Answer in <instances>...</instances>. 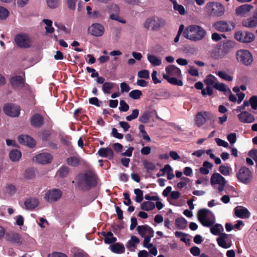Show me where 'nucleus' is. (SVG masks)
<instances>
[{
  "mask_svg": "<svg viewBox=\"0 0 257 257\" xmlns=\"http://www.w3.org/2000/svg\"><path fill=\"white\" fill-rule=\"evenodd\" d=\"M204 117L202 111L198 112L196 115L195 122L198 127L202 126L206 122Z\"/></svg>",
  "mask_w": 257,
  "mask_h": 257,
  "instance_id": "obj_35",
  "label": "nucleus"
},
{
  "mask_svg": "<svg viewBox=\"0 0 257 257\" xmlns=\"http://www.w3.org/2000/svg\"><path fill=\"white\" fill-rule=\"evenodd\" d=\"M88 31L92 35L95 37H100L104 34V28L101 24L95 23L89 27Z\"/></svg>",
  "mask_w": 257,
  "mask_h": 257,
  "instance_id": "obj_13",
  "label": "nucleus"
},
{
  "mask_svg": "<svg viewBox=\"0 0 257 257\" xmlns=\"http://www.w3.org/2000/svg\"><path fill=\"white\" fill-rule=\"evenodd\" d=\"M217 82V78L212 74L208 75L204 80V83L206 85L213 86V87Z\"/></svg>",
  "mask_w": 257,
  "mask_h": 257,
  "instance_id": "obj_33",
  "label": "nucleus"
},
{
  "mask_svg": "<svg viewBox=\"0 0 257 257\" xmlns=\"http://www.w3.org/2000/svg\"><path fill=\"white\" fill-rule=\"evenodd\" d=\"M143 164L144 168H146L148 171H154L156 168L155 165L148 160L143 161Z\"/></svg>",
  "mask_w": 257,
  "mask_h": 257,
  "instance_id": "obj_47",
  "label": "nucleus"
},
{
  "mask_svg": "<svg viewBox=\"0 0 257 257\" xmlns=\"http://www.w3.org/2000/svg\"><path fill=\"white\" fill-rule=\"evenodd\" d=\"M239 120L244 123H249L254 122V116L246 111H241L237 115Z\"/></svg>",
  "mask_w": 257,
  "mask_h": 257,
  "instance_id": "obj_16",
  "label": "nucleus"
},
{
  "mask_svg": "<svg viewBox=\"0 0 257 257\" xmlns=\"http://www.w3.org/2000/svg\"><path fill=\"white\" fill-rule=\"evenodd\" d=\"M21 156V152L17 149L13 150L9 153V157L13 162L18 161Z\"/></svg>",
  "mask_w": 257,
  "mask_h": 257,
  "instance_id": "obj_32",
  "label": "nucleus"
},
{
  "mask_svg": "<svg viewBox=\"0 0 257 257\" xmlns=\"http://www.w3.org/2000/svg\"><path fill=\"white\" fill-rule=\"evenodd\" d=\"M18 140L20 143L24 145L28 146L31 148L34 147L36 145V142L35 140L28 135H20L18 137Z\"/></svg>",
  "mask_w": 257,
  "mask_h": 257,
  "instance_id": "obj_19",
  "label": "nucleus"
},
{
  "mask_svg": "<svg viewBox=\"0 0 257 257\" xmlns=\"http://www.w3.org/2000/svg\"><path fill=\"white\" fill-rule=\"evenodd\" d=\"M25 178L28 179H31L35 176V170L33 169L29 168L25 171L24 174Z\"/></svg>",
  "mask_w": 257,
  "mask_h": 257,
  "instance_id": "obj_52",
  "label": "nucleus"
},
{
  "mask_svg": "<svg viewBox=\"0 0 257 257\" xmlns=\"http://www.w3.org/2000/svg\"><path fill=\"white\" fill-rule=\"evenodd\" d=\"M184 31V26L183 25H181L179 27L178 31L177 32V34L174 40V41L175 43H177L179 41L180 36L182 34H183Z\"/></svg>",
  "mask_w": 257,
  "mask_h": 257,
  "instance_id": "obj_61",
  "label": "nucleus"
},
{
  "mask_svg": "<svg viewBox=\"0 0 257 257\" xmlns=\"http://www.w3.org/2000/svg\"><path fill=\"white\" fill-rule=\"evenodd\" d=\"M234 45V42L230 40L221 41L220 43L219 50L224 53H228Z\"/></svg>",
  "mask_w": 257,
  "mask_h": 257,
  "instance_id": "obj_23",
  "label": "nucleus"
},
{
  "mask_svg": "<svg viewBox=\"0 0 257 257\" xmlns=\"http://www.w3.org/2000/svg\"><path fill=\"white\" fill-rule=\"evenodd\" d=\"M228 141L231 144H233L236 142V136L235 133H230L227 137Z\"/></svg>",
  "mask_w": 257,
  "mask_h": 257,
  "instance_id": "obj_63",
  "label": "nucleus"
},
{
  "mask_svg": "<svg viewBox=\"0 0 257 257\" xmlns=\"http://www.w3.org/2000/svg\"><path fill=\"white\" fill-rule=\"evenodd\" d=\"M9 11L5 8L0 6V20H6L9 16Z\"/></svg>",
  "mask_w": 257,
  "mask_h": 257,
  "instance_id": "obj_50",
  "label": "nucleus"
},
{
  "mask_svg": "<svg viewBox=\"0 0 257 257\" xmlns=\"http://www.w3.org/2000/svg\"><path fill=\"white\" fill-rule=\"evenodd\" d=\"M234 213L235 215L241 218H248L250 216L249 211L244 207L237 206L234 208Z\"/></svg>",
  "mask_w": 257,
  "mask_h": 257,
  "instance_id": "obj_21",
  "label": "nucleus"
},
{
  "mask_svg": "<svg viewBox=\"0 0 257 257\" xmlns=\"http://www.w3.org/2000/svg\"><path fill=\"white\" fill-rule=\"evenodd\" d=\"M151 112L149 111H145L139 117V121L142 123H147L151 117Z\"/></svg>",
  "mask_w": 257,
  "mask_h": 257,
  "instance_id": "obj_43",
  "label": "nucleus"
},
{
  "mask_svg": "<svg viewBox=\"0 0 257 257\" xmlns=\"http://www.w3.org/2000/svg\"><path fill=\"white\" fill-rule=\"evenodd\" d=\"M120 106L119 107V109L121 111L126 112L129 109V105L126 103V102L123 100H121L119 102Z\"/></svg>",
  "mask_w": 257,
  "mask_h": 257,
  "instance_id": "obj_56",
  "label": "nucleus"
},
{
  "mask_svg": "<svg viewBox=\"0 0 257 257\" xmlns=\"http://www.w3.org/2000/svg\"><path fill=\"white\" fill-rule=\"evenodd\" d=\"M242 25L246 27H254L257 25V19L254 15L253 18L247 19L246 20L243 21Z\"/></svg>",
  "mask_w": 257,
  "mask_h": 257,
  "instance_id": "obj_34",
  "label": "nucleus"
},
{
  "mask_svg": "<svg viewBox=\"0 0 257 257\" xmlns=\"http://www.w3.org/2000/svg\"><path fill=\"white\" fill-rule=\"evenodd\" d=\"M166 24L165 20L156 16L148 17L143 24L144 27L147 30L152 31H158L164 28Z\"/></svg>",
  "mask_w": 257,
  "mask_h": 257,
  "instance_id": "obj_4",
  "label": "nucleus"
},
{
  "mask_svg": "<svg viewBox=\"0 0 257 257\" xmlns=\"http://www.w3.org/2000/svg\"><path fill=\"white\" fill-rule=\"evenodd\" d=\"M252 8L253 6L251 5L245 4L237 7L235 11L238 15L244 14L249 12Z\"/></svg>",
  "mask_w": 257,
  "mask_h": 257,
  "instance_id": "obj_27",
  "label": "nucleus"
},
{
  "mask_svg": "<svg viewBox=\"0 0 257 257\" xmlns=\"http://www.w3.org/2000/svg\"><path fill=\"white\" fill-rule=\"evenodd\" d=\"M249 103L251 106V108L256 110L257 109V96L253 95L251 96L249 99Z\"/></svg>",
  "mask_w": 257,
  "mask_h": 257,
  "instance_id": "obj_59",
  "label": "nucleus"
},
{
  "mask_svg": "<svg viewBox=\"0 0 257 257\" xmlns=\"http://www.w3.org/2000/svg\"><path fill=\"white\" fill-rule=\"evenodd\" d=\"M237 60L245 66L250 65L253 62V57L251 53L246 50L240 49L236 53Z\"/></svg>",
  "mask_w": 257,
  "mask_h": 257,
  "instance_id": "obj_5",
  "label": "nucleus"
},
{
  "mask_svg": "<svg viewBox=\"0 0 257 257\" xmlns=\"http://www.w3.org/2000/svg\"><path fill=\"white\" fill-rule=\"evenodd\" d=\"M62 196L61 191L57 189L48 190L45 195L44 198L48 202H56Z\"/></svg>",
  "mask_w": 257,
  "mask_h": 257,
  "instance_id": "obj_12",
  "label": "nucleus"
},
{
  "mask_svg": "<svg viewBox=\"0 0 257 257\" xmlns=\"http://www.w3.org/2000/svg\"><path fill=\"white\" fill-rule=\"evenodd\" d=\"M16 188L15 185L12 184H8L5 188L6 192L10 196H12L16 192Z\"/></svg>",
  "mask_w": 257,
  "mask_h": 257,
  "instance_id": "obj_46",
  "label": "nucleus"
},
{
  "mask_svg": "<svg viewBox=\"0 0 257 257\" xmlns=\"http://www.w3.org/2000/svg\"><path fill=\"white\" fill-rule=\"evenodd\" d=\"M98 179V176L94 172L88 170L77 175V186L80 190L87 191L97 186Z\"/></svg>",
  "mask_w": 257,
  "mask_h": 257,
  "instance_id": "obj_1",
  "label": "nucleus"
},
{
  "mask_svg": "<svg viewBox=\"0 0 257 257\" xmlns=\"http://www.w3.org/2000/svg\"><path fill=\"white\" fill-rule=\"evenodd\" d=\"M210 212L209 210L206 208L200 209L197 212V218L200 222H202L203 219L207 217L208 213Z\"/></svg>",
  "mask_w": 257,
  "mask_h": 257,
  "instance_id": "obj_42",
  "label": "nucleus"
},
{
  "mask_svg": "<svg viewBox=\"0 0 257 257\" xmlns=\"http://www.w3.org/2000/svg\"><path fill=\"white\" fill-rule=\"evenodd\" d=\"M150 226L148 225H139L137 227V230L138 232V233L142 236L145 237V235L148 233V231L150 228Z\"/></svg>",
  "mask_w": 257,
  "mask_h": 257,
  "instance_id": "obj_39",
  "label": "nucleus"
},
{
  "mask_svg": "<svg viewBox=\"0 0 257 257\" xmlns=\"http://www.w3.org/2000/svg\"><path fill=\"white\" fill-rule=\"evenodd\" d=\"M138 75L141 78L148 79L150 78V72L147 70H142L139 71Z\"/></svg>",
  "mask_w": 257,
  "mask_h": 257,
  "instance_id": "obj_57",
  "label": "nucleus"
},
{
  "mask_svg": "<svg viewBox=\"0 0 257 257\" xmlns=\"http://www.w3.org/2000/svg\"><path fill=\"white\" fill-rule=\"evenodd\" d=\"M236 177L240 182L247 184L251 180L252 173L248 168L243 166L239 169Z\"/></svg>",
  "mask_w": 257,
  "mask_h": 257,
  "instance_id": "obj_8",
  "label": "nucleus"
},
{
  "mask_svg": "<svg viewBox=\"0 0 257 257\" xmlns=\"http://www.w3.org/2000/svg\"><path fill=\"white\" fill-rule=\"evenodd\" d=\"M165 71L166 74L169 77H177L178 78L182 77L181 70L177 66L174 65H170L166 67Z\"/></svg>",
  "mask_w": 257,
  "mask_h": 257,
  "instance_id": "obj_14",
  "label": "nucleus"
},
{
  "mask_svg": "<svg viewBox=\"0 0 257 257\" xmlns=\"http://www.w3.org/2000/svg\"><path fill=\"white\" fill-rule=\"evenodd\" d=\"M175 225L178 229H184L187 225V220L183 217H178L175 220Z\"/></svg>",
  "mask_w": 257,
  "mask_h": 257,
  "instance_id": "obj_30",
  "label": "nucleus"
},
{
  "mask_svg": "<svg viewBox=\"0 0 257 257\" xmlns=\"http://www.w3.org/2000/svg\"><path fill=\"white\" fill-rule=\"evenodd\" d=\"M134 193L136 195L135 200L138 203H141L143 200V192L140 189H134Z\"/></svg>",
  "mask_w": 257,
  "mask_h": 257,
  "instance_id": "obj_48",
  "label": "nucleus"
},
{
  "mask_svg": "<svg viewBox=\"0 0 257 257\" xmlns=\"http://www.w3.org/2000/svg\"><path fill=\"white\" fill-rule=\"evenodd\" d=\"M111 250L114 253L119 254L124 252L125 248L122 244L114 243L111 245Z\"/></svg>",
  "mask_w": 257,
  "mask_h": 257,
  "instance_id": "obj_31",
  "label": "nucleus"
},
{
  "mask_svg": "<svg viewBox=\"0 0 257 257\" xmlns=\"http://www.w3.org/2000/svg\"><path fill=\"white\" fill-rule=\"evenodd\" d=\"M6 239L13 243L21 244L22 238L20 234L17 232L10 231L6 233Z\"/></svg>",
  "mask_w": 257,
  "mask_h": 257,
  "instance_id": "obj_18",
  "label": "nucleus"
},
{
  "mask_svg": "<svg viewBox=\"0 0 257 257\" xmlns=\"http://www.w3.org/2000/svg\"><path fill=\"white\" fill-rule=\"evenodd\" d=\"M10 83L13 87H19L25 83V79L20 75H16L10 79Z\"/></svg>",
  "mask_w": 257,
  "mask_h": 257,
  "instance_id": "obj_25",
  "label": "nucleus"
},
{
  "mask_svg": "<svg viewBox=\"0 0 257 257\" xmlns=\"http://www.w3.org/2000/svg\"><path fill=\"white\" fill-rule=\"evenodd\" d=\"M66 163L72 167H77L80 164L79 157L78 156H71L67 158Z\"/></svg>",
  "mask_w": 257,
  "mask_h": 257,
  "instance_id": "obj_29",
  "label": "nucleus"
},
{
  "mask_svg": "<svg viewBox=\"0 0 257 257\" xmlns=\"http://www.w3.org/2000/svg\"><path fill=\"white\" fill-rule=\"evenodd\" d=\"M206 35L205 30L196 25H189L184 28L183 36L192 42H197L203 39Z\"/></svg>",
  "mask_w": 257,
  "mask_h": 257,
  "instance_id": "obj_2",
  "label": "nucleus"
},
{
  "mask_svg": "<svg viewBox=\"0 0 257 257\" xmlns=\"http://www.w3.org/2000/svg\"><path fill=\"white\" fill-rule=\"evenodd\" d=\"M155 207L154 203L150 201H146L142 203L141 208L145 211H150L154 209Z\"/></svg>",
  "mask_w": 257,
  "mask_h": 257,
  "instance_id": "obj_40",
  "label": "nucleus"
},
{
  "mask_svg": "<svg viewBox=\"0 0 257 257\" xmlns=\"http://www.w3.org/2000/svg\"><path fill=\"white\" fill-rule=\"evenodd\" d=\"M15 42L17 45L22 48H30L32 45V40L29 36L25 33L17 34L15 37Z\"/></svg>",
  "mask_w": 257,
  "mask_h": 257,
  "instance_id": "obj_6",
  "label": "nucleus"
},
{
  "mask_svg": "<svg viewBox=\"0 0 257 257\" xmlns=\"http://www.w3.org/2000/svg\"><path fill=\"white\" fill-rule=\"evenodd\" d=\"M225 181V178L218 173H213L210 178V183L212 185H218Z\"/></svg>",
  "mask_w": 257,
  "mask_h": 257,
  "instance_id": "obj_24",
  "label": "nucleus"
},
{
  "mask_svg": "<svg viewBox=\"0 0 257 257\" xmlns=\"http://www.w3.org/2000/svg\"><path fill=\"white\" fill-rule=\"evenodd\" d=\"M4 112L8 115L12 117H17L20 114V107L13 104H6L3 108Z\"/></svg>",
  "mask_w": 257,
  "mask_h": 257,
  "instance_id": "obj_11",
  "label": "nucleus"
},
{
  "mask_svg": "<svg viewBox=\"0 0 257 257\" xmlns=\"http://www.w3.org/2000/svg\"><path fill=\"white\" fill-rule=\"evenodd\" d=\"M163 77L164 79L172 85L179 86H182L183 85L182 80L177 79V77H169L167 75H163Z\"/></svg>",
  "mask_w": 257,
  "mask_h": 257,
  "instance_id": "obj_26",
  "label": "nucleus"
},
{
  "mask_svg": "<svg viewBox=\"0 0 257 257\" xmlns=\"http://www.w3.org/2000/svg\"><path fill=\"white\" fill-rule=\"evenodd\" d=\"M173 8L175 11H178L181 15H184L185 13L184 7L182 5H179L177 2L175 3L173 5Z\"/></svg>",
  "mask_w": 257,
  "mask_h": 257,
  "instance_id": "obj_53",
  "label": "nucleus"
},
{
  "mask_svg": "<svg viewBox=\"0 0 257 257\" xmlns=\"http://www.w3.org/2000/svg\"><path fill=\"white\" fill-rule=\"evenodd\" d=\"M234 38L238 42L249 43L254 41V35L250 32L239 31L235 33Z\"/></svg>",
  "mask_w": 257,
  "mask_h": 257,
  "instance_id": "obj_7",
  "label": "nucleus"
},
{
  "mask_svg": "<svg viewBox=\"0 0 257 257\" xmlns=\"http://www.w3.org/2000/svg\"><path fill=\"white\" fill-rule=\"evenodd\" d=\"M70 169L65 165L62 166L57 171L56 175L61 178H66L69 175Z\"/></svg>",
  "mask_w": 257,
  "mask_h": 257,
  "instance_id": "obj_28",
  "label": "nucleus"
},
{
  "mask_svg": "<svg viewBox=\"0 0 257 257\" xmlns=\"http://www.w3.org/2000/svg\"><path fill=\"white\" fill-rule=\"evenodd\" d=\"M52 156L50 154L47 153H43L38 154L34 158V161L42 164L50 163L52 161Z\"/></svg>",
  "mask_w": 257,
  "mask_h": 257,
  "instance_id": "obj_15",
  "label": "nucleus"
},
{
  "mask_svg": "<svg viewBox=\"0 0 257 257\" xmlns=\"http://www.w3.org/2000/svg\"><path fill=\"white\" fill-rule=\"evenodd\" d=\"M115 83L111 82H105L102 86V90L104 93L109 94L110 90L114 87Z\"/></svg>",
  "mask_w": 257,
  "mask_h": 257,
  "instance_id": "obj_38",
  "label": "nucleus"
},
{
  "mask_svg": "<svg viewBox=\"0 0 257 257\" xmlns=\"http://www.w3.org/2000/svg\"><path fill=\"white\" fill-rule=\"evenodd\" d=\"M231 168L224 165H221L219 168V171L224 176H229L231 172Z\"/></svg>",
  "mask_w": 257,
  "mask_h": 257,
  "instance_id": "obj_44",
  "label": "nucleus"
},
{
  "mask_svg": "<svg viewBox=\"0 0 257 257\" xmlns=\"http://www.w3.org/2000/svg\"><path fill=\"white\" fill-rule=\"evenodd\" d=\"M31 124L34 127H41L44 124V118L39 113H35L31 117Z\"/></svg>",
  "mask_w": 257,
  "mask_h": 257,
  "instance_id": "obj_17",
  "label": "nucleus"
},
{
  "mask_svg": "<svg viewBox=\"0 0 257 257\" xmlns=\"http://www.w3.org/2000/svg\"><path fill=\"white\" fill-rule=\"evenodd\" d=\"M214 88L216 90L225 92L228 90V88H227L226 85L223 83H219L218 81L217 82L216 84L214 86Z\"/></svg>",
  "mask_w": 257,
  "mask_h": 257,
  "instance_id": "obj_51",
  "label": "nucleus"
},
{
  "mask_svg": "<svg viewBox=\"0 0 257 257\" xmlns=\"http://www.w3.org/2000/svg\"><path fill=\"white\" fill-rule=\"evenodd\" d=\"M147 58L148 61L154 66H160L162 63L161 59L155 55L148 54Z\"/></svg>",
  "mask_w": 257,
  "mask_h": 257,
  "instance_id": "obj_36",
  "label": "nucleus"
},
{
  "mask_svg": "<svg viewBox=\"0 0 257 257\" xmlns=\"http://www.w3.org/2000/svg\"><path fill=\"white\" fill-rule=\"evenodd\" d=\"M51 135V133L49 131L45 130L43 131L41 134V139L43 141H46Z\"/></svg>",
  "mask_w": 257,
  "mask_h": 257,
  "instance_id": "obj_62",
  "label": "nucleus"
},
{
  "mask_svg": "<svg viewBox=\"0 0 257 257\" xmlns=\"http://www.w3.org/2000/svg\"><path fill=\"white\" fill-rule=\"evenodd\" d=\"M206 8L210 12L211 15L215 16H221L224 12L223 6L218 3L209 2L206 4Z\"/></svg>",
  "mask_w": 257,
  "mask_h": 257,
  "instance_id": "obj_9",
  "label": "nucleus"
},
{
  "mask_svg": "<svg viewBox=\"0 0 257 257\" xmlns=\"http://www.w3.org/2000/svg\"><path fill=\"white\" fill-rule=\"evenodd\" d=\"M142 92L139 90H134L129 93V96L134 99H138L142 95Z\"/></svg>",
  "mask_w": 257,
  "mask_h": 257,
  "instance_id": "obj_49",
  "label": "nucleus"
},
{
  "mask_svg": "<svg viewBox=\"0 0 257 257\" xmlns=\"http://www.w3.org/2000/svg\"><path fill=\"white\" fill-rule=\"evenodd\" d=\"M39 204V201L36 198H30L26 200L24 202L25 207L28 210H32Z\"/></svg>",
  "mask_w": 257,
  "mask_h": 257,
  "instance_id": "obj_22",
  "label": "nucleus"
},
{
  "mask_svg": "<svg viewBox=\"0 0 257 257\" xmlns=\"http://www.w3.org/2000/svg\"><path fill=\"white\" fill-rule=\"evenodd\" d=\"M201 94L203 96H205L206 95L209 96L212 95L213 94V89L211 86L207 85L206 88H204V89H202L201 91Z\"/></svg>",
  "mask_w": 257,
  "mask_h": 257,
  "instance_id": "obj_60",
  "label": "nucleus"
},
{
  "mask_svg": "<svg viewBox=\"0 0 257 257\" xmlns=\"http://www.w3.org/2000/svg\"><path fill=\"white\" fill-rule=\"evenodd\" d=\"M214 28L220 32H229L233 30L235 24L233 22L227 23L225 21H220L215 22L213 25Z\"/></svg>",
  "mask_w": 257,
  "mask_h": 257,
  "instance_id": "obj_10",
  "label": "nucleus"
},
{
  "mask_svg": "<svg viewBox=\"0 0 257 257\" xmlns=\"http://www.w3.org/2000/svg\"><path fill=\"white\" fill-rule=\"evenodd\" d=\"M87 254L83 250L78 249L74 253V257H87Z\"/></svg>",
  "mask_w": 257,
  "mask_h": 257,
  "instance_id": "obj_64",
  "label": "nucleus"
},
{
  "mask_svg": "<svg viewBox=\"0 0 257 257\" xmlns=\"http://www.w3.org/2000/svg\"><path fill=\"white\" fill-rule=\"evenodd\" d=\"M43 22L46 25V31L47 33L52 34L54 32V28L52 27V21L48 19H43Z\"/></svg>",
  "mask_w": 257,
  "mask_h": 257,
  "instance_id": "obj_41",
  "label": "nucleus"
},
{
  "mask_svg": "<svg viewBox=\"0 0 257 257\" xmlns=\"http://www.w3.org/2000/svg\"><path fill=\"white\" fill-rule=\"evenodd\" d=\"M223 226L220 224H215L210 228V232L215 235H219L217 238V242L218 245L223 248H228L232 245L231 240L227 242L225 240L229 236V235L225 233H221L223 231Z\"/></svg>",
  "mask_w": 257,
  "mask_h": 257,
  "instance_id": "obj_3",
  "label": "nucleus"
},
{
  "mask_svg": "<svg viewBox=\"0 0 257 257\" xmlns=\"http://www.w3.org/2000/svg\"><path fill=\"white\" fill-rule=\"evenodd\" d=\"M48 6L51 9H55L59 6V0H46Z\"/></svg>",
  "mask_w": 257,
  "mask_h": 257,
  "instance_id": "obj_58",
  "label": "nucleus"
},
{
  "mask_svg": "<svg viewBox=\"0 0 257 257\" xmlns=\"http://www.w3.org/2000/svg\"><path fill=\"white\" fill-rule=\"evenodd\" d=\"M98 155L103 158H107L111 160L114 157V153L112 149L109 147L101 148L98 151Z\"/></svg>",
  "mask_w": 257,
  "mask_h": 257,
  "instance_id": "obj_20",
  "label": "nucleus"
},
{
  "mask_svg": "<svg viewBox=\"0 0 257 257\" xmlns=\"http://www.w3.org/2000/svg\"><path fill=\"white\" fill-rule=\"evenodd\" d=\"M140 242V239L136 236H132L130 240L128 241L126 244V247L130 250H131L132 247H135L137 244Z\"/></svg>",
  "mask_w": 257,
  "mask_h": 257,
  "instance_id": "obj_37",
  "label": "nucleus"
},
{
  "mask_svg": "<svg viewBox=\"0 0 257 257\" xmlns=\"http://www.w3.org/2000/svg\"><path fill=\"white\" fill-rule=\"evenodd\" d=\"M139 114V110L138 109H135L133 110L132 113L131 114L127 116L126 117V119L127 121H131L133 119L137 118L138 117Z\"/></svg>",
  "mask_w": 257,
  "mask_h": 257,
  "instance_id": "obj_55",
  "label": "nucleus"
},
{
  "mask_svg": "<svg viewBox=\"0 0 257 257\" xmlns=\"http://www.w3.org/2000/svg\"><path fill=\"white\" fill-rule=\"evenodd\" d=\"M216 75L218 76L222 79L227 81H232L233 80V77L229 75L226 73L224 71H219L216 73Z\"/></svg>",
  "mask_w": 257,
  "mask_h": 257,
  "instance_id": "obj_45",
  "label": "nucleus"
},
{
  "mask_svg": "<svg viewBox=\"0 0 257 257\" xmlns=\"http://www.w3.org/2000/svg\"><path fill=\"white\" fill-rule=\"evenodd\" d=\"M203 226L205 227L212 226L215 223L214 219H210L207 217L202 220V222H200Z\"/></svg>",
  "mask_w": 257,
  "mask_h": 257,
  "instance_id": "obj_54",
  "label": "nucleus"
}]
</instances>
